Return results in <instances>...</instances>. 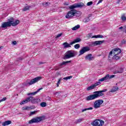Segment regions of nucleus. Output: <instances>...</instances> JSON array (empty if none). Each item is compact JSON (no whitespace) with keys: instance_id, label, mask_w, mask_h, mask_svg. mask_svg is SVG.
Returning <instances> with one entry per match:
<instances>
[{"instance_id":"c9c22d12","label":"nucleus","mask_w":126,"mask_h":126,"mask_svg":"<svg viewBox=\"0 0 126 126\" xmlns=\"http://www.w3.org/2000/svg\"><path fill=\"white\" fill-rule=\"evenodd\" d=\"M121 19H122V21H126V16L123 15L121 17Z\"/></svg>"},{"instance_id":"4d7b16f0","label":"nucleus","mask_w":126,"mask_h":126,"mask_svg":"<svg viewBox=\"0 0 126 126\" xmlns=\"http://www.w3.org/2000/svg\"><path fill=\"white\" fill-rule=\"evenodd\" d=\"M64 5H68V4L66 3H64Z\"/></svg>"},{"instance_id":"c756f323","label":"nucleus","mask_w":126,"mask_h":126,"mask_svg":"<svg viewBox=\"0 0 126 126\" xmlns=\"http://www.w3.org/2000/svg\"><path fill=\"white\" fill-rule=\"evenodd\" d=\"M30 8V6H26L23 9V11H26L27 10H29Z\"/></svg>"},{"instance_id":"0eeeda50","label":"nucleus","mask_w":126,"mask_h":126,"mask_svg":"<svg viewBox=\"0 0 126 126\" xmlns=\"http://www.w3.org/2000/svg\"><path fill=\"white\" fill-rule=\"evenodd\" d=\"M41 78H42L41 77H37L36 78H34V79L31 80V81H30L29 82L26 83L25 84V86H31L36 83V82H38V81H40Z\"/></svg>"},{"instance_id":"dca6fc26","label":"nucleus","mask_w":126,"mask_h":126,"mask_svg":"<svg viewBox=\"0 0 126 126\" xmlns=\"http://www.w3.org/2000/svg\"><path fill=\"white\" fill-rule=\"evenodd\" d=\"M42 88H40L39 89L37 90V91L34 92L33 93H28V96H30V95H35L37 93H38L39 91L41 90Z\"/></svg>"},{"instance_id":"393cba45","label":"nucleus","mask_w":126,"mask_h":126,"mask_svg":"<svg viewBox=\"0 0 126 126\" xmlns=\"http://www.w3.org/2000/svg\"><path fill=\"white\" fill-rule=\"evenodd\" d=\"M40 106L42 107H45L47 106V103L46 102H42L40 103Z\"/></svg>"},{"instance_id":"f257e3e1","label":"nucleus","mask_w":126,"mask_h":126,"mask_svg":"<svg viewBox=\"0 0 126 126\" xmlns=\"http://www.w3.org/2000/svg\"><path fill=\"white\" fill-rule=\"evenodd\" d=\"M84 6H85V5L84 3L82 2L75 3L73 5H70L69 6V8L70 9V10L65 15V18L67 19H70V18H72L73 16H75L76 17H80V16H81V14H82V13L74 9L82 8V7H84Z\"/></svg>"},{"instance_id":"b1692460","label":"nucleus","mask_w":126,"mask_h":126,"mask_svg":"<svg viewBox=\"0 0 126 126\" xmlns=\"http://www.w3.org/2000/svg\"><path fill=\"white\" fill-rule=\"evenodd\" d=\"M79 28H80V25H77V26H75L73 28H72V30H77V29H79Z\"/></svg>"},{"instance_id":"9b49d317","label":"nucleus","mask_w":126,"mask_h":126,"mask_svg":"<svg viewBox=\"0 0 126 126\" xmlns=\"http://www.w3.org/2000/svg\"><path fill=\"white\" fill-rule=\"evenodd\" d=\"M30 98L31 99V103L36 104L38 103L39 101H40V99L39 98H35L32 96H30Z\"/></svg>"},{"instance_id":"473e14b6","label":"nucleus","mask_w":126,"mask_h":126,"mask_svg":"<svg viewBox=\"0 0 126 126\" xmlns=\"http://www.w3.org/2000/svg\"><path fill=\"white\" fill-rule=\"evenodd\" d=\"M73 77L72 76L66 77L65 78H63V79L64 80H68L69 79H71Z\"/></svg>"},{"instance_id":"6ab92c4d","label":"nucleus","mask_w":126,"mask_h":126,"mask_svg":"<svg viewBox=\"0 0 126 126\" xmlns=\"http://www.w3.org/2000/svg\"><path fill=\"white\" fill-rule=\"evenodd\" d=\"M118 90H119V87H113L112 89L110 90V92L114 93L117 92Z\"/></svg>"},{"instance_id":"39448f33","label":"nucleus","mask_w":126,"mask_h":126,"mask_svg":"<svg viewBox=\"0 0 126 126\" xmlns=\"http://www.w3.org/2000/svg\"><path fill=\"white\" fill-rule=\"evenodd\" d=\"M115 77V75H110L109 74H107L104 77L99 79L98 82L104 81L105 82H109L111 79L114 78Z\"/></svg>"},{"instance_id":"13d9d810","label":"nucleus","mask_w":126,"mask_h":126,"mask_svg":"<svg viewBox=\"0 0 126 126\" xmlns=\"http://www.w3.org/2000/svg\"><path fill=\"white\" fill-rule=\"evenodd\" d=\"M124 30H126V26H125L124 27Z\"/></svg>"},{"instance_id":"6e6552de","label":"nucleus","mask_w":126,"mask_h":126,"mask_svg":"<svg viewBox=\"0 0 126 126\" xmlns=\"http://www.w3.org/2000/svg\"><path fill=\"white\" fill-rule=\"evenodd\" d=\"M103 102H104V101L103 100H101V99L96 100L94 103V107L95 109H98V108H100L101 104H103Z\"/></svg>"},{"instance_id":"e2e57ef3","label":"nucleus","mask_w":126,"mask_h":126,"mask_svg":"<svg viewBox=\"0 0 126 126\" xmlns=\"http://www.w3.org/2000/svg\"><path fill=\"white\" fill-rule=\"evenodd\" d=\"M58 70V69H56V70Z\"/></svg>"},{"instance_id":"9d476101","label":"nucleus","mask_w":126,"mask_h":126,"mask_svg":"<svg viewBox=\"0 0 126 126\" xmlns=\"http://www.w3.org/2000/svg\"><path fill=\"white\" fill-rule=\"evenodd\" d=\"M95 57L91 54H89L85 56V59L86 61L91 62L94 60Z\"/></svg>"},{"instance_id":"f8f14e48","label":"nucleus","mask_w":126,"mask_h":126,"mask_svg":"<svg viewBox=\"0 0 126 126\" xmlns=\"http://www.w3.org/2000/svg\"><path fill=\"white\" fill-rule=\"evenodd\" d=\"M112 50L113 52V54H114V55H119L121 53H122V50H121L120 48H113Z\"/></svg>"},{"instance_id":"2eb2a0df","label":"nucleus","mask_w":126,"mask_h":126,"mask_svg":"<svg viewBox=\"0 0 126 126\" xmlns=\"http://www.w3.org/2000/svg\"><path fill=\"white\" fill-rule=\"evenodd\" d=\"M124 71V69L122 67L119 68L118 70L113 71V74H116L118 73H122Z\"/></svg>"},{"instance_id":"20e7f679","label":"nucleus","mask_w":126,"mask_h":126,"mask_svg":"<svg viewBox=\"0 0 126 126\" xmlns=\"http://www.w3.org/2000/svg\"><path fill=\"white\" fill-rule=\"evenodd\" d=\"M46 118V116H41L40 117H36L32 119V120L29 121V124H38L40 123L42 121L45 120Z\"/></svg>"},{"instance_id":"7c9ffc66","label":"nucleus","mask_w":126,"mask_h":126,"mask_svg":"<svg viewBox=\"0 0 126 126\" xmlns=\"http://www.w3.org/2000/svg\"><path fill=\"white\" fill-rule=\"evenodd\" d=\"M71 62V61H67V62H62V63H61L60 64V65H65V64H67V63H70Z\"/></svg>"},{"instance_id":"c85d7f7f","label":"nucleus","mask_w":126,"mask_h":126,"mask_svg":"<svg viewBox=\"0 0 126 126\" xmlns=\"http://www.w3.org/2000/svg\"><path fill=\"white\" fill-rule=\"evenodd\" d=\"M94 88H95V87H94V86H93V85H92V86H91L90 87H88L87 88V90L88 91H90V90H93V89H94Z\"/></svg>"},{"instance_id":"a18cd8bd","label":"nucleus","mask_w":126,"mask_h":126,"mask_svg":"<svg viewBox=\"0 0 126 126\" xmlns=\"http://www.w3.org/2000/svg\"><path fill=\"white\" fill-rule=\"evenodd\" d=\"M6 100V97H3V98H2V99L0 100V101H5Z\"/></svg>"},{"instance_id":"a19ab883","label":"nucleus","mask_w":126,"mask_h":126,"mask_svg":"<svg viewBox=\"0 0 126 126\" xmlns=\"http://www.w3.org/2000/svg\"><path fill=\"white\" fill-rule=\"evenodd\" d=\"M62 35H63V33H59V34H58L57 35H56V38H58L59 37H60L61 36H62Z\"/></svg>"},{"instance_id":"79ce46f5","label":"nucleus","mask_w":126,"mask_h":126,"mask_svg":"<svg viewBox=\"0 0 126 126\" xmlns=\"http://www.w3.org/2000/svg\"><path fill=\"white\" fill-rule=\"evenodd\" d=\"M55 94L56 96H60L61 94V92H59L56 93Z\"/></svg>"},{"instance_id":"cd10ccee","label":"nucleus","mask_w":126,"mask_h":126,"mask_svg":"<svg viewBox=\"0 0 126 126\" xmlns=\"http://www.w3.org/2000/svg\"><path fill=\"white\" fill-rule=\"evenodd\" d=\"M93 108L91 107L88 108H85L82 110V112H84L87 110H93Z\"/></svg>"},{"instance_id":"4c0bfd02","label":"nucleus","mask_w":126,"mask_h":126,"mask_svg":"<svg viewBox=\"0 0 126 126\" xmlns=\"http://www.w3.org/2000/svg\"><path fill=\"white\" fill-rule=\"evenodd\" d=\"M74 48L76 49H78L80 48V45L79 44H75L74 45Z\"/></svg>"},{"instance_id":"4be33fe9","label":"nucleus","mask_w":126,"mask_h":126,"mask_svg":"<svg viewBox=\"0 0 126 126\" xmlns=\"http://www.w3.org/2000/svg\"><path fill=\"white\" fill-rule=\"evenodd\" d=\"M94 126H99V120H96L95 121H94V124H93Z\"/></svg>"},{"instance_id":"de8ad7c7","label":"nucleus","mask_w":126,"mask_h":126,"mask_svg":"<svg viewBox=\"0 0 126 126\" xmlns=\"http://www.w3.org/2000/svg\"><path fill=\"white\" fill-rule=\"evenodd\" d=\"M12 44L16 45L17 44V42L16 41H13L12 42Z\"/></svg>"},{"instance_id":"a211bd4d","label":"nucleus","mask_w":126,"mask_h":126,"mask_svg":"<svg viewBox=\"0 0 126 126\" xmlns=\"http://www.w3.org/2000/svg\"><path fill=\"white\" fill-rule=\"evenodd\" d=\"M11 124V121H5L4 122H3L2 123V126H8Z\"/></svg>"},{"instance_id":"bf43d9fd","label":"nucleus","mask_w":126,"mask_h":126,"mask_svg":"<svg viewBox=\"0 0 126 126\" xmlns=\"http://www.w3.org/2000/svg\"><path fill=\"white\" fill-rule=\"evenodd\" d=\"M22 60V57H20V58H19V60Z\"/></svg>"},{"instance_id":"6e6d98bb","label":"nucleus","mask_w":126,"mask_h":126,"mask_svg":"<svg viewBox=\"0 0 126 126\" xmlns=\"http://www.w3.org/2000/svg\"><path fill=\"white\" fill-rule=\"evenodd\" d=\"M120 2H121V0H118L117 3H120Z\"/></svg>"},{"instance_id":"3c124183","label":"nucleus","mask_w":126,"mask_h":126,"mask_svg":"<svg viewBox=\"0 0 126 126\" xmlns=\"http://www.w3.org/2000/svg\"><path fill=\"white\" fill-rule=\"evenodd\" d=\"M61 79H59V81L58 82V85H59L60 83H61Z\"/></svg>"},{"instance_id":"e433bc0d","label":"nucleus","mask_w":126,"mask_h":126,"mask_svg":"<svg viewBox=\"0 0 126 126\" xmlns=\"http://www.w3.org/2000/svg\"><path fill=\"white\" fill-rule=\"evenodd\" d=\"M93 4V2L92 1H90V2H88L87 3V5L88 6H90V5Z\"/></svg>"},{"instance_id":"4468645a","label":"nucleus","mask_w":126,"mask_h":126,"mask_svg":"<svg viewBox=\"0 0 126 126\" xmlns=\"http://www.w3.org/2000/svg\"><path fill=\"white\" fill-rule=\"evenodd\" d=\"M82 40L79 37H77L72 42H70V45H72L73 44H76L81 41Z\"/></svg>"},{"instance_id":"58836bf2","label":"nucleus","mask_w":126,"mask_h":126,"mask_svg":"<svg viewBox=\"0 0 126 126\" xmlns=\"http://www.w3.org/2000/svg\"><path fill=\"white\" fill-rule=\"evenodd\" d=\"M83 121H84V119L80 118V119L77 120V122L78 123H80V122H81Z\"/></svg>"},{"instance_id":"72a5a7b5","label":"nucleus","mask_w":126,"mask_h":126,"mask_svg":"<svg viewBox=\"0 0 126 126\" xmlns=\"http://www.w3.org/2000/svg\"><path fill=\"white\" fill-rule=\"evenodd\" d=\"M50 4H51V3L47 2H44L43 3V5L44 6H48L49 5H50Z\"/></svg>"},{"instance_id":"7ed1b4c3","label":"nucleus","mask_w":126,"mask_h":126,"mask_svg":"<svg viewBox=\"0 0 126 126\" xmlns=\"http://www.w3.org/2000/svg\"><path fill=\"white\" fill-rule=\"evenodd\" d=\"M107 89H104L102 91H95L93 93L94 94H91L90 95L86 97V99L87 101H90L94 100V99H96L98 97L103 96L104 95L103 92H107Z\"/></svg>"},{"instance_id":"2f4dec72","label":"nucleus","mask_w":126,"mask_h":126,"mask_svg":"<svg viewBox=\"0 0 126 126\" xmlns=\"http://www.w3.org/2000/svg\"><path fill=\"white\" fill-rule=\"evenodd\" d=\"M113 58L116 60L120 59V57L118 56V55H114V57H113Z\"/></svg>"},{"instance_id":"ddd939ff","label":"nucleus","mask_w":126,"mask_h":126,"mask_svg":"<svg viewBox=\"0 0 126 126\" xmlns=\"http://www.w3.org/2000/svg\"><path fill=\"white\" fill-rule=\"evenodd\" d=\"M31 101L30 97H27L25 100H23L20 102V104L21 105H24L26 103H28L29 102Z\"/></svg>"},{"instance_id":"1a4fd4ad","label":"nucleus","mask_w":126,"mask_h":126,"mask_svg":"<svg viewBox=\"0 0 126 126\" xmlns=\"http://www.w3.org/2000/svg\"><path fill=\"white\" fill-rule=\"evenodd\" d=\"M90 50V48L88 46L83 47L82 49H81L79 53L80 55H82L84 53L89 51Z\"/></svg>"},{"instance_id":"09e8293b","label":"nucleus","mask_w":126,"mask_h":126,"mask_svg":"<svg viewBox=\"0 0 126 126\" xmlns=\"http://www.w3.org/2000/svg\"><path fill=\"white\" fill-rule=\"evenodd\" d=\"M112 54H114L113 53V50H112V51H110V53H109V56L111 55H112Z\"/></svg>"},{"instance_id":"5701e85b","label":"nucleus","mask_w":126,"mask_h":126,"mask_svg":"<svg viewBox=\"0 0 126 126\" xmlns=\"http://www.w3.org/2000/svg\"><path fill=\"white\" fill-rule=\"evenodd\" d=\"M92 38H103V35H100V34H98V35H94L93 36V37H92Z\"/></svg>"},{"instance_id":"37998d69","label":"nucleus","mask_w":126,"mask_h":126,"mask_svg":"<svg viewBox=\"0 0 126 126\" xmlns=\"http://www.w3.org/2000/svg\"><path fill=\"white\" fill-rule=\"evenodd\" d=\"M92 36V33H88V34L87 35V37L88 38H90V37H91Z\"/></svg>"},{"instance_id":"8fccbe9b","label":"nucleus","mask_w":126,"mask_h":126,"mask_svg":"<svg viewBox=\"0 0 126 126\" xmlns=\"http://www.w3.org/2000/svg\"><path fill=\"white\" fill-rule=\"evenodd\" d=\"M102 1H103V0H99L97 4H99V3H100V2H102Z\"/></svg>"},{"instance_id":"603ef678","label":"nucleus","mask_w":126,"mask_h":126,"mask_svg":"<svg viewBox=\"0 0 126 126\" xmlns=\"http://www.w3.org/2000/svg\"><path fill=\"white\" fill-rule=\"evenodd\" d=\"M44 63L41 62H40L39 63V64H44Z\"/></svg>"},{"instance_id":"aec40b11","label":"nucleus","mask_w":126,"mask_h":126,"mask_svg":"<svg viewBox=\"0 0 126 126\" xmlns=\"http://www.w3.org/2000/svg\"><path fill=\"white\" fill-rule=\"evenodd\" d=\"M63 45L64 46V48H71V44L70 43L69 44L67 42H64L63 43Z\"/></svg>"},{"instance_id":"052dcab7","label":"nucleus","mask_w":126,"mask_h":126,"mask_svg":"<svg viewBox=\"0 0 126 126\" xmlns=\"http://www.w3.org/2000/svg\"><path fill=\"white\" fill-rule=\"evenodd\" d=\"M51 99V98L50 97H49V100H50Z\"/></svg>"},{"instance_id":"f03ea898","label":"nucleus","mask_w":126,"mask_h":126,"mask_svg":"<svg viewBox=\"0 0 126 126\" xmlns=\"http://www.w3.org/2000/svg\"><path fill=\"white\" fill-rule=\"evenodd\" d=\"M19 20H15L13 17L8 19V22H3L1 24L0 28L2 29H7V27H11V26H17L19 24Z\"/></svg>"},{"instance_id":"680f3d73","label":"nucleus","mask_w":126,"mask_h":126,"mask_svg":"<svg viewBox=\"0 0 126 126\" xmlns=\"http://www.w3.org/2000/svg\"><path fill=\"white\" fill-rule=\"evenodd\" d=\"M57 87H59V84H57Z\"/></svg>"},{"instance_id":"ea45409f","label":"nucleus","mask_w":126,"mask_h":126,"mask_svg":"<svg viewBox=\"0 0 126 126\" xmlns=\"http://www.w3.org/2000/svg\"><path fill=\"white\" fill-rule=\"evenodd\" d=\"M30 109V107L29 106H26L23 107V110H28Z\"/></svg>"},{"instance_id":"f3484780","label":"nucleus","mask_w":126,"mask_h":126,"mask_svg":"<svg viewBox=\"0 0 126 126\" xmlns=\"http://www.w3.org/2000/svg\"><path fill=\"white\" fill-rule=\"evenodd\" d=\"M104 42V40H99V41H95L94 43L96 46H98V45H101V44H103Z\"/></svg>"},{"instance_id":"c03bdc74","label":"nucleus","mask_w":126,"mask_h":126,"mask_svg":"<svg viewBox=\"0 0 126 126\" xmlns=\"http://www.w3.org/2000/svg\"><path fill=\"white\" fill-rule=\"evenodd\" d=\"M90 46H96L94 42H91V43L90 44Z\"/></svg>"},{"instance_id":"f704fd0d","label":"nucleus","mask_w":126,"mask_h":126,"mask_svg":"<svg viewBox=\"0 0 126 126\" xmlns=\"http://www.w3.org/2000/svg\"><path fill=\"white\" fill-rule=\"evenodd\" d=\"M104 121L99 120V126H102L104 125Z\"/></svg>"},{"instance_id":"5fc2aeb1","label":"nucleus","mask_w":126,"mask_h":126,"mask_svg":"<svg viewBox=\"0 0 126 126\" xmlns=\"http://www.w3.org/2000/svg\"><path fill=\"white\" fill-rule=\"evenodd\" d=\"M124 29V27H120L119 28V29L120 30H121V29Z\"/></svg>"},{"instance_id":"49530a36","label":"nucleus","mask_w":126,"mask_h":126,"mask_svg":"<svg viewBox=\"0 0 126 126\" xmlns=\"http://www.w3.org/2000/svg\"><path fill=\"white\" fill-rule=\"evenodd\" d=\"M34 108H35L34 106H30L29 107V109H31V110H32V109H33Z\"/></svg>"},{"instance_id":"a878e982","label":"nucleus","mask_w":126,"mask_h":126,"mask_svg":"<svg viewBox=\"0 0 126 126\" xmlns=\"http://www.w3.org/2000/svg\"><path fill=\"white\" fill-rule=\"evenodd\" d=\"M89 21H90V18L88 17L83 20V22H84L85 23H87V22H89Z\"/></svg>"},{"instance_id":"864d4df0","label":"nucleus","mask_w":126,"mask_h":126,"mask_svg":"<svg viewBox=\"0 0 126 126\" xmlns=\"http://www.w3.org/2000/svg\"><path fill=\"white\" fill-rule=\"evenodd\" d=\"M91 16H92V14L89 15L88 18H90V17H91Z\"/></svg>"},{"instance_id":"412c9836","label":"nucleus","mask_w":126,"mask_h":126,"mask_svg":"<svg viewBox=\"0 0 126 126\" xmlns=\"http://www.w3.org/2000/svg\"><path fill=\"white\" fill-rule=\"evenodd\" d=\"M39 112V110H36V111H32V112H31V113H30L29 116H32L33 115H36Z\"/></svg>"},{"instance_id":"bb28decb","label":"nucleus","mask_w":126,"mask_h":126,"mask_svg":"<svg viewBox=\"0 0 126 126\" xmlns=\"http://www.w3.org/2000/svg\"><path fill=\"white\" fill-rule=\"evenodd\" d=\"M100 84H101V82H97L94 83V84H93L92 85L93 86H94V88H95L96 87L100 85Z\"/></svg>"},{"instance_id":"423d86ee","label":"nucleus","mask_w":126,"mask_h":126,"mask_svg":"<svg viewBox=\"0 0 126 126\" xmlns=\"http://www.w3.org/2000/svg\"><path fill=\"white\" fill-rule=\"evenodd\" d=\"M76 55L74 51L70 50L66 52L65 55L64 56V59H71L74 57H75Z\"/></svg>"}]
</instances>
